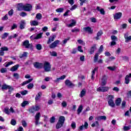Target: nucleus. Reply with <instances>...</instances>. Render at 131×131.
Wrapping results in <instances>:
<instances>
[{"mask_svg": "<svg viewBox=\"0 0 131 131\" xmlns=\"http://www.w3.org/2000/svg\"><path fill=\"white\" fill-rule=\"evenodd\" d=\"M64 122H65V117L62 116L59 117L58 121L56 125V128L58 129L62 127L63 124H64Z\"/></svg>", "mask_w": 131, "mask_h": 131, "instance_id": "obj_1", "label": "nucleus"}, {"mask_svg": "<svg viewBox=\"0 0 131 131\" xmlns=\"http://www.w3.org/2000/svg\"><path fill=\"white\" fill-rule=\"evenodd\" d=\"M107 102L109 106L111 107L115 106V103H114V96L113 95H109L107 98Z\"/></svg>", "mask_w": 131, "mask_h": 131, "instance_id": "obj_2", "label": "nucleus"}, {"mask_svg": "<svg viewBox=\"0 0 131 131\" xmlns=\"http://www.w3.org/2000/svg\"><path fill=\"white\" fill-rule=\"evenodd\" d=\"M43 66L44 70L45 71H46V72H50V71H51L52 67L51 66V64L48 62L46 61L43 64Z\"/></svg>", "mask_w": 131, "mask_h": 131, "instance_id": "obj_3", "label": "nucleus"}, {"mask_svg": "<svg viewBox=\"0 0 131 131\" xmlns=\"http://www.w3.org/2000/svg\"><path fill=\"white\" fill-rule=\"evenodd\" d=\"M110 89V88L108 86H101L97 88V92H102L103 93H105L106 92H108Z\"/></svg>", "mask_w": 131, "mask_h": 131, "instance_id": "obj_4", "label": "nucleus"}, {"mask_svg": "<svg viewBox=\"0 0 131 131\" xmlns=\"http://www.w3.org/2000/svg\"><path fill=\"white\" fill-rule=\"evenodd\" d=\"M9 51V48L6 47H2L1 48L0 50V56H4L5 55V51ZM3 60V58L0 57V62Z\"/></svg>", "mask_w": 131, "mask_h": 131, "instance_id": "obj_5", "label": "nucleus"}, {"mask_svg": "<svg viewBox=\"0 0 131 131\" xmlns=\"http://www.w3.org/2000/svg\"><path fill=\"white\" fill-rule=\"evenodd\" d=\"M40 109L39 106L35 105V106L31 107L29 110V111L30 113H34L36 111H38Z\"/></svg>", "mask_w": 131, "mask_h": 131, "instance_id": "obj_6", "label": "nucleus"}, {"mask_svg": "<svg viewBox=\"0 0 131 131\" xmlns=\"http://www.w3.org/2000/svg\"><path fill=\"white\" fill-rule=\"evenodd\" d=\"M42 34H43V33H40L36 36L35 35H33L31 36L30 38H31V39H39L42 37Z\"/></svg>", "mask_w": 131, "mask_h": 131, "instance_id": "obj_7", "label": "nucleus"}, {"mask_svg": "<svg viewBox=\"0 0 131 131\" xmlns=\"http://www.w3.org/2000/svg\"><path fill=\"white\" fill-rule=\"evenodd\" d=\"M59 43H60V40H56L54 42H52L49 46V48L50 49H55V48H56V47H57V46H58V45H59Z\"/></svg>", "mask_w": 131, "mask_h": 131, "instance_id": "obj_8", "label": "nucleus"}, {"mask_svg": "<svg viewBox=\"0 0 131 131\" xmlns=\"http://www.w3.org/2000/svg\"><path fill=\"white\" fill-rule=\"evenodd\" d=\"M32 10V5L31 4H26L24 5V11L30 12Z\"/></svg>", "mask_w": 131, "mask_h": 131, "instance_id": "obj_9", "label": "nucleus"}, {"mask_svg": "<svg viewBox=\"0 0 131 131\" xmlns=\"http://www.w3.org/2000/svg\"><path fill=\"white\" fill-rule=\"evenodd\" d=\"M121 17H122V13L121 12H117L114 15V19L115 20H118L120 19Z\"/></svg>", "mask_w": 131, "mask_h": 131, "instance_id": "obj_10", "label": "nucleus"}, {"mask_svg": "<svg viewBox=\"0 0 131 131\" xmlns=\"http://www.w3.org/2000/svg\"><path fill=\"white\" fill-rule=\"evenodd\" d=\"M66 78V75H62L60 76L59 78H57L56 80H54V82L55 83H59L61 80H63V79H65Z\"/></svg>", "mask_w": 131, "mask_h": 131, "instance_id": "obj_11", "label": "nucleus"}, {"mask_svg": "<svg viewBox=\"0 0 131 131\" xmlns=\"http://www.w3.org/2000/svg\"><path fill=\"white\" fill-rule=\"evenodd\" d=\"M124 36L125 42H129L131 41V36H128V33H125Z\"/></svg>", "mask_w": 131, "mask_h": 131, "instance_id": "obj_12", "label": "nucleus"}, {"mask_svg": "<svg viewBox=\"0 0 131 131\" xmlns=\"http://www.w3.org/2000/svg\"><path fill=\"white\" fill-rule=\"evenodd\" d=\"M34 67L35 68L40 69V68H42L43 67V64L36 62L34 63Z\"/></svg>", "mask_w": 131, "mask_h": 131, "instance_id": "obj_13", "label": "nucleus"}, {"mask_svg": "<svg viewBox=\"0 0 131 131\" xmlns=\"http://www.w3.org/2000/svg\"><path fill=\"white\" fill-rule=\"evenodd\" d=\"M39 118H40V113H37L35 116V124L36 125H37L38 124V121H39Z\"/></svg>", "mask_w": 131, "mask_h": 131, "instance_id": "obj_14", "label": "nucleus"}, {"mask_svg": "<svg viewBox=\"0 0 131 131\" xmlns=\"http://www.w3.org/2000/svg\"><path fill=\"white\" fill-rule=\"evenodd\" d=\"M83 30L84 31H85L86 32H88V33H90V34H93V29H92V28L90 27H84L83 28Z\"/></svg>", "mask_w": 131, "mask_h": 131, "instance_id": "obj_15", "label": "nucleus"}, {"mask_svg": "<svg viewBox=\"0 0 131 131\" xmlns=\"http://www.w3.org/2000/svg\"><path fill=\"white\" fill-rule=\"evenodd\" d=\"M70 22H71V24L67 25V27L71 28L73 27V26H75V25L76 24V20L74 19H71Z\"/></svg>", "mask_w": 131, "mask_h": 131, "instance_id": "obj_16", "label": "nucleus"}, {"mask_svg": "<svg viewBox=\"0 0 131 131\" xmlns=\"http://www.w3.org/2000/svg\"><path fill=\"white\" fill-rule=\"evenodd\" d=\"M98 71V67H96L94 70H93L91 73V79H95V76L96 75V72Z\"/></svg>", "mask_w": 131, "mask_h": 131, "instance_id": "obj_17", "label": "nucleus"}, {"mask_svg": "<svg viewBox=\"0 0 131 131\" xmlns=\"http://www.w3.org/2000/svg\"><path fill=\"white\" fill-rule=\"evenodd\" d=\"M96 120L100 121V120H106L107 117L106 116H99L95 118Z\"/></svg>", "mask_w": 131, "mask_h": 131, "instance_id": "obj_18", "label": "nucleus"}, {"mask_svg": "<svg viewBox=\"0 0 131 131\" xmlns=\"http://www.w3.org/2000/svg\"><path fill=\"white\" fill-rule=\"evenodd\" d=\"M107 76H103L102 77V80H101V85H106V84L107 83Z\"/></svg>", "mask_w": 131, "mask_h": 131, "instance_id": "obj_19", "label": "nucleus"}, {"mask_svg": "<svg viewBox=\"0 0 131 131\" xmlns=\"http://www.w3.org/2000/svg\"><path fill=\"white\" fill-rule=\"evenodd\" d=\"M55 38H56V35H53L52 36H51L49 37L48 41H47L48 45H50L51 42H52V41H54V40H55Z\"/></svg>", "mask_w": 131, "mask_h": 131, "instance_id": "obj_20", "label": "nucleus"}, {"mask_svg": "<svg viewBox=\"0 0 131 131\" xmlns=\"http://www.w3.org/2000/svg\"><path fill=\"white\" fill-rule=\"evenodd\" d=\"M131 78V74H129V75H127L125 78V83L126 84H128L129 83V80Z\"/></svg>", "mask_w": 131, "mask_h": 131, "instance_id": "obj_21", "label": "nucleus"}, {"mask_svg": "<svg viewBox=\"0 0 131 131\" xmlns=\"http://www.w3.org/2000/svg\"><path fill=\"white\" fill-rule=\"evenodd\" d=\"M102 35L103 31L100 30L98 31L97 34V36L95 37V39H96V40H99V39H100V37H101V36H102Z\"/></svg>", "mask_w": 131, "mask_h": 131, "instance_id": "obj_22", "label": "nucleus"}, {"mask_svg": "<svg viewBox=\"0 0 131 131\" xmlns=\"http://www.w3.org/2000/svg\"><path fill=\"white\" fill-rule=\"evenodd\" d=\"M66 85H67L68 86H69V88H73V86H74V84L71 82L69 80H67L65 81Z\"/></svg>", "mask_w": 131, "mask_h": 131, "instance_id": "obj_23", "label": "nucleus"}, {"mask_svg": "<svg viewBox=\"0 0 131 131\" xmlns=\"http://www.w3.org/2000/svg\"><path fill=\"white\" fill-rule=\"evenodd\" d=\"M23 46L25 47L26 49L30 48V44L29 43V41L28 40H25L23 42Z\"/></svg>", "mask_w": 131, "mask_h": 131, "instance_id": "obj_24", "label": "nucleus"}, {"mask_svg": "<svg viewBox=\"0 0 131 131\" xmlns=\"http://www.w3.org/2000/svg\"><path fill=\"white\" fill-rule=\"evenodd\" d=\"M19 67H20V65L16 64L10 69V71L15 72V71H17V70H18V68H19Z\"/></svg>", "mask_w": 131, "mask_h": 131, "instance_id": "obj_25", "label": "nucleus"}, {"mask_svg": "<svg viewBox=\"0 0 131 131\" xmlns=\"http://www.w3.org/2000/svg\"><path fill=\"white\" fill-rule=\"evenodd\" d=\"M83 127H84L85 129H87L88 127H89V123L85 122L84 125H82L79 127V130H82L83 129Z\"/></svg>", "mask_w": 131, "mask_h": 131, "instance_id": "obj_26", "label": "nucleus"}, {"mask_svg": "<svg viewBox=\"0 0 131 131\" xmlns=\"http://www.w3.org/2000/svg\"><path fill=\"white\" fill-rule=\"evenodd\" d=\"M17 10L18 11H22L23 10L24 11V5H23V4H17Z\"/></svg>", "mask_w": 131, "mask_h": 131, "instance_id": "obj_27", "label": "nucleus"}, {"mask_svg": "<svg viewBox=\"0 0 131 131\" xmlns=\"http://www.w3.org/2000/svg\"><path fill=\"white\" fill-rule=\"evenodd\" d=\"M96 10H97L98 12H100L101 15H105V10H104V9L103 8L101 9V7L97 6L96 8Z\"/></svg>", "mask_w": 131, "mask_h": 131, "instance_id": "obj_28", "label": "nucleus"}, {"mask_svg": "<svg viewBox=\"0 0 131 131\" xmlns=\"http://www.w3.org/2000/svg\"><path fill=\"white\" fill-rule=\"evenodd\" d=\"M33 80V78H31L29 79L27 81H24L22 83H21V85L23 86H24V85H26V84H28V83H30V82L31 81H32Z\"/></svg>", "mask_w": 131, "mask_h": 131, "instance_id": "obj_29", "label": "nucleus"}, {"mask_svg": "<svg viewBox=\"0 0 131 131\" xmlns=\"http://www.w3.org/2000/svg\"><path fill=\"white\" fill-rule=\"evenodd\" d=\"M25 20H21L20 24V29H24L25 28Z\"/></svg>", "mask_w": 131, "mask_h": 131, "instance_id": "obj_30", "label": "nucleus"}, {"mask_svg": "<svg viewBox=\"0 0 131 131\" xmlns=\"http://www.w3.org/2000/svg\"><path fill=\"white\" fill-rule=\"evenodd\" d=\"M14 64V62L13 61H9V62H6L4 64V67H9V66L11 65H13Z\"/></svg>", "mask_w": 131, "mask_h": 131, "instance_id": "obj_31", "label": "nucleus"}, {"mask_svg": "<svg viewBox=\"0 0 131 131\" xmlns=\"http://www.w3.org/2000/svg\"><path fill=\"white\" fill-rule=\"evenodd\" d=\"M31 26H37L38 25V21L36 20H32L30 22Z\"/></svg>", "mask_w": 131, "mask_h": 131, "instance_id": "obj_32", "label": "nucleus"}, {"mask_svg": "<svg viewBox=\"0 0 131 131\" xmlns=\"http://www.w3.org/2000/svg\"><path fill=\"white\" fill-rule=\"evenodd\" d=\"M96 47V45H93V46L92 47V48L90 50L91 55H92V54H94V53L95 52V50H96L97 49V48Z\"/></svg>", "mask_w": 131, "mask_h": 131, "instance_id": "obj_33", "label": "nucleus"}, {"mask_svg": "<svg viewBox=\"0 0 131 131\" xmlns=\"http://www.w3.org/2000/svg\"><path fill=\"white\" fill-rule=\"evenodd\" d=\"M86 93V91L85 89H83L80 94V98H82V97H84L85 96V93Z\"/></svg>", "mask_w": 131, "mask_h": 131, "instance_id": "obj_34", "label": "nucleus"}, {"mask_svg": "<svg viewBox=\"0 0 131 131\" xmlns=\"http://www.w3.org/2000/svg\"><path fill=\"white\" fill-rule=\"evenodd\" d=\"M29 104V102L28 101H24L23 102V103L21 104V107H25V106H27V105Z\"/></svg>", "mask_w": 131, "mask_h": 131, "instance_id": "obj_35", "label": "nucleus"}, {"mask_svg": "<svg viewBox=\"0 0 131 131\" xmlns=\"http://www.w3.org/2000/svg\"><path fill=\"white\" fill-rule=\"evenodd\" d=\"M36 18L37 20H41V18H42V15L41 13H37L36 15Z\"/></svg>", "mask_w": 131, "mask_h": 131, "instance_id": "obj_36", "label": "nucleus"}, {"mask_svg": "<svg viewBox=\"0 0 131 131\" xmlns=\"http://www.w3.org/2000/svg\"><path fill=\"white\" fill-rule=\"evenodd\" d=\"M83 107L82 105H80L77 110L78 114L79 115L80 113H81V111H82Z\"/></svg>", "mask_w": 131, "mask_h": 131, "instance_id": "obj_37", "label": "nucleus"}, {"mask_svg": "<svg viewBox=\"0 0 131 131\" xmlns=\"http://www.w3.org/2000/svg\"><path fill=\"white\" fill-rule=\"evenodd\" d=\"M120 103H121V99L119 98L116 100V105L117 106H119L120 105Z\"/></svg>", "mask_w": 131, "mask_h": 131, "instance_id": "obj_38", "label": "nucleus"}, {"mask_svg": "<svg viewBox=\"0 0 131 131\" xmlns=\"http://www.w3.org/2000/svg\"><path fill=\"white\" fill-rule=\"evenodd\" d=\"M41 96V93L40 92L38 93L37 95L36 96L35 100L38 101L40 99V97Z\"/></svg>", "mask_w": 131, "mask_h": 131, "instance_id": "obj_39", "label": "nucleus"}, {"mask_svg": "<svg viewBox=\"0 0 131 131\" xmlns=\"http://www.w3.org/2000/svg\"><path fill=\"white\" fill-rule=\"evenodd\" d=\"M63 11H64V8H60L56 9V12H57V13H62L63 12Z\"/></svg>", "mask_w": 131, "mask_h": 131, "instance_id": "obj_40", "label": "nucleus"}, {"mask_svg": "<svg viewBox=\"0 0 131 131\" xmlns=\"http://www.w3.org/2000/svg\"><path fill=\"white\" fill-rule=\"evenodd\" d=\"M99 122L98 121H95V122H94V123L92 124L91 126L92 127H94L95 126H99Z\"/></svg>", "mask_w": 131, "mask_h": 131, "instance_id": "obj_41", "label": "nucleus"}, {"mask_svg": "<svg viewBox=\"0 0 131 131\" xmlns=\"http://www.w3.org/2000/svg\"><path fill=\"white\" fill-rule=\"evenodd\" d=\"M33 86H34V85L33 84V83H29L28 85H27V88L29 90H31V89H32L33 88Z\"/></svg>", "mask_w": 131, "mask_h": 131, "instance_id": "obj_42", "label": "nucleus"}, {"mask_svg": "<svg viewBox=\"0 0 131 131\" xmlns=\"http://www.w3.org/2000/svg\"><path fill=\"white\" fill-rule=\"evenodd\" d=\"M99 57V53H96L94 56V62H98V58Z\"/></svg>", "mask_w": 131, "mask_h": 131, "instance_id": "obj_43", "label": "nucleus"}, {"mask_svg": "<svg viewBox=\"0 0 131 131\" xmlns=\"http://www.w3.org/2000/svg\"><path fill=\"white\" fill-rule=\"evenodd\" d=\"M36 49L38 50V51H40L42 49L41 45L40 44H37L36 45Z\"/></svg>", "mask_w": 131, "mask_h": 131, "instance_id": "obj_44", "label": "nucleus"}, {"mask_svg": "<svg viewBox=\"0 0 131 131\" xmlns=\"http://www.w3.org/2000/svg\"><path fill=\"white\" fill-rule=\"evenodd\" d=\"M107 69H108V70H110L111 71H114V70H115V69H116V67H108Z\"/></svg>", "mask_w": 131, "mask_h": 131, "instance_id": "obj_45", "label": "nucleus"}, {"mask_svg": "<svg viewBox=\"0 0 131 131\" xmlns=\"http://www.w3.org/2000/svg\"><path fill=\"white\" fill-rule=\"evenodd\" d=\"M20 93L23 96H25V95H27L28 94V91L27 90H25L21 91Z\"/></svg>", "mask_w": 131, "mask_h": 131, "instance_id": "obj_46", "label": "nucleus"}, {"mask_svg": "<svg viewBox=\"0 0 131 131\" xmlns=\"http://www.w3.org/2000/svg\"><path fill=\"white\" fill-rule=\"evenodd\" d=\"M120 59L124 61H127V60H128V57L127 56H121Z\"/></svg>", "mask_w": 131, "mask_h": 131, "instance_id": "obj_47", "label": "nucleus"}, {"mask_svg": "<svg viewBox=\"0 0 131 131\" xmlns=\"http://www.w3.org/2000/svg\"><path fill=\"white\" fill-rule=\"evenodd\" d=\"M78 42L80 45H82V46H85V43L83 42L81 39L78 40Z\"/></svg>", "mask_w": 131, "mask_h": 131, "instance_id": "obj_48", "label": "nucleus"}, {"mask_svg": "<svg viewBox=\"0 0 131 131\" xmlns=\"http://www.w3.org/2000/svg\"><path fill=\"white\" fill-rule=\"evenodd\" d=\"M7 71V68H2L0 70V72H1V73H6Z\"/></svg>", "mask_w": 131, "mask_h": 131, "instance_id": "obj_49", "label": "nucleus"}, {"mask_svg": "<svg viewBox=\"0 0 131 131\" xmlns=\"http://www.w3.org/2000/svg\"><path fill=\"white\" fill-rule=\"evenodd\" d=\"M21 124L24 127H26L27 126V123L25 120L21 121Z\"/></svg>", "mask_w": 131, "mask_h": 131, "instance_id": "obj_50", "label": "nucleus"}, {"mask_svg": "<svg viewBox=\"0 0 131 131\" xmlns=\"http://www.w3.org/2000/svg\"><path fill=\"white\" fill-rule=\"evenodd\" d=\"M10 123L12 125H16V123H17V122L15 120V119H12Z\"/></svg>", "mask_w": 131, "mask_h": 131, "instance_id": "obj_51", "label": "nucleus"}, {"mask_svg": "<svg viewBox=\"0 0 131 131\" xmlns=\"http://www.w3.org/2000/svg\"><path fill=\"white\" fill-rule=\"evenodd\" d=\"M2 90H8L9 89V85L7 84H4L2 88Z\"/></svg>", "mask_w": 131, "mask_h": 131, "instance_id": "obj_52", "label": "nucleus"}, {"mask_svg": "<svg viewBox=\"0 0 131 131\" xmlns=\"http://www.w3.org/2000/svg\"><path fill=\"white\" fill-rule=\"evenodd\" d=\"M9 36V33H5L3 36H2V39H5V38H6V37H8V36Z\"/></svg>", "mask_w": 131, "mask_h": 131, "instance_id": "obj_53", "label": "nucleus"}, {"mask_svg": "<svg viewBox=\"0 0 131 131\" xmlns=\"http://www.w3.org/2000/svg\"><path fill=\"white\" fill-rule=\"evenodd\" d=\"M55 121H56V118H55V117H52L50 119L51 123H54V122H55Z\"/></svg>", "mask_w": 131, "mask_h": 131, "instance_id": "obj_54", "label": "nucleus"}, {"mask_svg": "<svg viewBox=\"0 0 131 131\" xmlns=\"http://www.w3.org/2000/svg\"><path fill=\"white\" fill-rule=\"evenodd\" d=\"M14 131H24V129L22 126H19L17 128V129L15 130Z\"/></svg>", "mask_w": 131, "mask_h": 131, "instance_id": "obj_55", "label": "nucleus"}, {"mask_svg": "<svg viewBox=\"0 0 131 131\" xmlns=\"http://www.w3.org/2000/svg\"><path fill=\"white\" fill-rule=\"evenodd\" d=\"M71 126L72 128H73V129H75L76 128V124L75 123V122H73L71 124Z\"/></svg>", "mask_w": 131, "mask_h": 131, "instance_id": "obj_56", "label": "nucleus"}, {"mask_svg": "<svg viewBox=\"0 0 131 131\" xmlns=\"http://www.w3.org/2000/svg\"><path fill=\"white\" fill-rule=\"evenodd\" d=\"M27 57V52H24V53L22 54V55H21V56H19V57H20V58H24V57Z\"/></svg>", "mask_w": 131, "mask_h": 131, "instance_id": "obj_57", "label": "nucleus"}, {"mask_svg": "<svg viewBox=\"0 0 131 131\" xmlns=\"http://www.w3.org/2000/svg\"><path fill=\"white\" fill-rule=\"evenodd\" d=\"M20 16L21 17H25V16H27V13L26 12H23L19 14Z\"/></svg>", "mask_w": 131, "mask_h": 131, "instance_id": "obj_58", "label": "nucleus"}, {"mask_svg": "<svg viewBox=\"0 0 131 131\" xmlns=\"http://www.w3.org/2000/svg\"><path fill=\"white\" fill-rule=\"evenodd\" d=\"M4 112L6 113V114H8V115L10 114V110H9V108H5Z\"/></svg>", "mask_w": 131, "mask_h": 131, "instance_id": "obj_59", "label": "nucleus"}, {"mask_svg": "<svg viewBox=\"0 0 131 131\" xmlns=\"http://www.w3.org/2000/svg\"><path fill=\"white\" fill-rule=\"evenodd\" d=\"M13 76L16 79H18L19 77V74H18V73H14L13 75Z\"/></svg>", "mask_w": 131, "mask_h": 131, "instance_id": "obj_60", "label": "nucleus"}, {"mask_svg": "<svg viewBox=\"0 0 131 131\" xmlns=\"http://www.w3.org/2000/svg\"><path fill=\"white\" fill-rule=\"evenodd\" d=\"M51 55L52 56H53V57H56L57 56V52H55V51H53L52 52H51L50 53Z\"/></svg>", "mask_w": 131, "mask_h": 131, "instance_id": "obj_61", "label": "nucleus"}, {"mask_svg": "<svg viewBox=\"0 0 131 131\" xmlns=\"http://www.w3.org/2000/svg\"><path fill=\"white\" fill-rule=\"evenodd\" d=\"M111 39L112 40L115 41L116 40H117V37H116L115 36H112Z\"/></svg>", "mask_w": 131, "mask_h": 131, "instance_id": "obj_62", "label": "nucleus"}, {"mask_svg": "<svg viewBox=\"0 0 131 131\" xmlns=\"http://www.w3.org/2000/svg\"><path fill=\"white\" fill-rule=\"evenodd\" d=\"M76 8H77V5H74L70 8V10L71 11H73L74 10H75Z\"/></svg>", "mask_w": 131, "mask_h": 131, "instance_id": "obj_63", "label": "nucleus"}, {"mask_svg": "<svg viewBox=\"0 0 131 131\" xmlns=\"http://www.w3.org/2000/svg\"><path fill=\"white\" fill-rule=\"evenodd\" d=\"M123 129L124 130H129V129H130V126H124Z\"/></svg>", "mask_w": 131, "mask_h": 131, "instance_id": "obj_64", "label": "nucleus"}]
</instances>
